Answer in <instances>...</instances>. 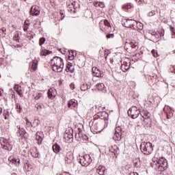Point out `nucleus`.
<instances>
[{
	"mask_svg": "<svg viewBox=\"0 0 175 175\" xmlns=\"http://www.w3.org/2000/svg\"><path fill=\"white\" fill-rule=\"evenodd\" d=\"M151 165L157 172H165L167 169V160L163 157H158V154H155Z\"/></svg>",
	"mask_w": 175,
	"mask_h": 175,
	"instance_id": "obj_1",
	"label": "nucleus"
},
{
	"mask_svg": "<svg viewBox=\"0 0 175 175\" xmlns=\"http://www.w3.org/2000/svg\"><path fill=\"white\" fill-rule=\"evenodd\" d=\"M52 69L53 72L61 73L64 70V59L59 57H55L51 59Z\"/></svg>",
	"mask_w": 175,
	"mask_h": 175,
	"instance_id": "obj_2",
	"label": "nucleus"
},
{
	"mask_svg": "<svg viewBox=\"0 0 175 175\" xmlns=\"http://www.w3.org/2000/svg\"><path fill=\"white\" fill-rule=\"evenodd\" d=\"M140 150L144 155H150L154 150L152 148V144L150 142H142L140 145Z\"/></svg>",
	"mask_w": 175,
	"mask_h": 175,
	"instance_id": "obj_3",
	"label": "nucleus"
},
{
	"mask_svg": "<svg viewBox=\"0 0 175 175\" xmlns=\"http://www.w3.org/2000/svg\"><path fill=\"white\" fill-rule=\"evenodd\" d=\"M123 25L126 28H132V29H136L137 25H141L140 22H137L133 19H124Z\"/></svg>",
	"mask_w": 175,
	"mask_h": 175,
	"instance_id": "obj_4",
	"label": "nucleus"
},
{
	"mask_svg": "<svg viewBox=\"0 0 175 175\" xmlns=\"http://www.w3.org/2000/svg\"><path fill=\"white\" fill-rule=\"evenodd\" d=\"M79 162L81 166L87 167V166H89L91 164V162H92V159H91L90 154H85L80 157Z\"/></svg>",
	"mask_w": 175,
	"mask_h": 175,
	"instance_id": "obj_5",
	"label": "nucleus"
},
{
	"mask_svg": "<svg viewBox=\"0 0 175 175\" xmlns=\"http://www.w3.org/2000/svg\"><path fill=\"white\" fill-rule=\"evenodd\" d=\"M141 113L142 111H140V109H139V108H137V107L136 106H133L128 110V114L129 117H131V118H133V120H135V118H137Z\"/></svg>",
	"mask_w": 175,
	"mask_h": 175,
	"instance_id": "obj_6",
	"label": "nucleus"
},
{
	"mask_svg": "<svg viewBox=\"0 0 175 175\" xmlns=\"http://www.w3.org/2000/svg\"><path fill=\"white\" fill-rule=\"evenodd\" d=\"M128 46H130L133 50V51H136L139 49V42H136L135 40H133L131 41H126L124 43V49L128 50Z\"/></svg>",
	"mask_w": 175,
	"mask_h": 175,
	"instance_id": "obj_7",
	"label": "nucleus"
},
{
	"mask_svg": "<svg viewBox=\"0 0 175 175\" xmlns=\"http://www.w3.org/2000/svg\"><path fill=\"white\" fill-rule=\"evenodd\" d=\"M122 136V129L120 126H118L115 129V133L113 135V139L115 142H120Z\"/></svg>",
	"mask_w": 175,
	"mask_h": 175,
	"instance_id": "obj_8",
	"label": "nucleus"
},
{
	"mask_svg": "<svg viewBox=\"0 0 175 175\" xmlns=\"http://www.w3.org/2000/svg\"><path fill=\"white\" fill-rule=\"evenodd\" d=\"M73 162H75V157L73 156V152H72V151H69L66 154L65 163L67 165H70V163H73Z\"/></svg>",
	"mask_w": 175,
	"mask_h": 175,
	"instance_id": "obj_9",
	"label": "nucleus"
},
{
	"mask_svg": "<svg viewBox=\"0 0 175 175\" xmlns=\"http://www.w3.org/2000/svg\"><path fill=\"white\" fill-rule=\"evenodd\" d=\"M92 129L94 133H100V132H102V131H103V128L102 127V124L97 123L96 122H94L92 126Z\"/></svg>",
	"mask_w": 175,
	"mask_h": 175,
	"instance_id": "obj_10",
	"label": "nucleus"
},
{
	"mask_svg": "<svg viewBox=\"0 0 175 175\" xmlns=\"http://www.w3.org/2000/svg\"><path fill=\"white\" fill-rule=\"evenodd\" d=\"M1 148L4 150H7V151H12L13 149V146H12L9 142L7 139H4L3 142L1 143Z\"/></svg>",
	"mask_w": 175,
	"mask_h": 175,
	"instance_id": "obj_11",
	"label": "nucleus"
},
{
	"mask_svg": "<svg viewBox=\"0 0 175 175\" xmlns=\"http://www.w3.org/2000/svg\"><path fill=\"white\" fill-rule=\"evenodd\" d=\"M31 16H39L40 14V11L38 9L36 5H32L30 10Z\"/></svg>",
	"mask_w": 175,
	"mask_h": 175,
	"instance_id": "obj_12",
	"label": "nucleus"
},
{
	"mask_svg": "<svg viewBox=\"0 0 175 175\" xmlns=\"http://www.w3.org/2000/svg\"><path fill=\"white\" fill-rule=\"evenodd\" d=\"M96 172L100 175H105L107 173V169L103 165H99L96 169Z\"/></svg>",
	"mask_w": 175,
	"mask_h": 175,
	"instance_id": "obj_13",
	"label": "nucleus"
},
{
	"mask_svg": "<svg viewBox=\"0 0 175 175\" xmlns=\"http://www.w3.org/2000/svg\"><path fill=\"white\" fill-rule=\"evenodd\" d=\"M29 152L33 158H39V151H38V148H33L30 149Z\"/></svg>",
	"mask_w": 175,
	"mask_h": 175,
	"instance_id": "obj_14",
	"label": "nucleus"
},
{
	"mask_svg": "<svg viewBox=\"0 0 175 175\" xmlns=\"http://www.w3.org/2000/svg\"><path fill=\"white\" fill-rule=\"evenodd\" d=\"M16 129H18L16 131L18 136H25V135H27V132L24 128H21L20 126H17Z\"/></svg>",
	"mask_w": 175,
	"mask_h": 175,
	"instance_id": "obj_15",
	"label": "nucleus"
},
{
	"mask_svg": "<svg viewBox=\"0 0 175 175\" xmlns=\"http://www.w3.org/2000/svg\"><path fill=\"white\" fill-rule=\"evenodd\" d=\"M141 116L143 117V118H144V120H150V118H151V113L147 110L144 109L141 112Z\"/></svg>",
	"mask_w": 175,
	"mask_h": 175,
	"instance_id": "obj_16",
	"label": "nucleus"
},
{
	"mask_svg": "<svg viewBox=\"0 0 175 175\" xmlns=\"http://www.w3.org/2000/svg\"><path fill=\"white\" fill-rule=\"evenodd\" d=\"M131 68V62L129 63H124L123 64H122L121 66V70H122V72H128V70H129Z\"/></svg>",
	"mask_w": 175,
	"mask_h": 175,
	"instance_id": "obj_17",
	"label": "nucleus"
},
{
	"mask_svg": "<svg viewBox=\"0 0 175 175\" xmlns=\"http://www.w3.org/2000/svg\"><path fill=\"white\" fill-rule=\"evenodd\" d=\"M96 88L98 91H102L103 92H106V87H105V84L103 83H97L96 85Z\"/></svg>",
	"mask_w": 175,
	"mask_h": 175,
	"instance_id": "obj_18",
	"label": "nucleus"
},
{
	"mask_svg": "<svg viewBox=\"0 0 175 175\" xmlns=\"http://www.w3.org/2000/svg\"><path fill=\"white\" fill-rule=\"evenodd\" d=\"M93 76H95V77H103V72L96 68L93 71Z\"/></svg>",
	"mask_w": 175,
	"mask_h": 175,
	"instance_id": "obj_19",
	"label": "nucleus"
},
{
	"mask_svg": "<svg viewBox=\"0 0 175 175\" xmlns=\"http://www.w3.org/2000/svg\"><path fill=\"white\" fill-rule=\"evenodd\" d=\"M77 106V101L75 99L70 100L68 102V107H71V109H73V107H76Z\"/></svg>",
	"mask_w": 175,
	"mask_h": 175,
	"instance_id": "obj_20",
	"label": "nucleus"
},
{
	"mask_svg": "<svg viewBox=\"0 0 175 175\" xmlns=\"http://www.w3.org/2000/svg\"><path fill=\"white\" fill-rule=\"evenodd\" d=\"M36 140L39 145L42 144V142H43V137L40 136V133L39 132L36 133Z\"/></svg>",
	"mask_w": 175,
	"mask_h": 175,
	"instance_id": "obj_21",
	"label": "nucleus"
},
{
	"mask_svg": "<svg viewBox=\"0 0 175 175\" xmlns=\"http://www.w3.org/2000/svg\"><path fill=\"white\" fill-rule=\"evenodd\" d=\"M91 88V84L90 83H83L81 85V91H87V90H90Z\"/></svg>",
	"mask_w": 175,
	"mask_h": 175,
	"instance_id": "obj_22",
	"label": "nucleus"
},
{
	"mask_svg": "<svg viewBox=\"0 0 175 175\" xmlns=\"http://www.w3.org/2000/svg\"><path fill=\"white\" fill-rule=\"evenodd\" d=\"M53 152H55V154H58V152L61 151V146H59L58 144H55L53 146Z\"/></svg>",
	"mask_w": 175,
	"mask_h": 175,
	"instance_id": "obj_23",
	"label": "nucleus"
},
{
	"mask_svg": "<svg viewBox=\"0 0 175 175\" xmlns=\"http://www.w3.org/2000/svg\"><path fill=\"white\" fill-rule=\"evenodd\" d=\"M75 53H76V51L73 50H71L69 52L68 59H70V61H73V59H75V56H76V53L75 55Z\"/></svg>",
	"mask_w": 175,
	"mask_h": 175,
	"instance_id": "obj_24",
	"label": "nucleus"
},
{
	"mask_svg": "<svg viewBox=\"0 0 175 175\" xmlns=\"http://www.w3.org/2000/svg\"><path fill=\"white\" fill-rule=\"evenodd\" d=\"M31 65L33 70H36V69H38V60H33L32 63H31Z\"/></svg>",
	"mask_w": 175,
	"mask_h": 175,
	"instance_id": "obj_25",
	"label": "nucleus"
},
{
	"mask_svg": "<svg viewBox=\"0 0 175 175\" xmlns=\"http://www.w3.org/2000/svg\"><path fill=\"white\" fill-rule=\"evenodd\" d=\"M51 53L52 52L51 51H49L47 49H44L41 51L40 55L46 56V55H49V54H51Z\"/></svg>",
	"mask_w": 175,
	"mask_h": 175,
	"instance_id": "obj_26",
	"label": "nucleus"
},
{
	"mask_svg": "<svg viewBox=\"0 0 175 175\" xmlns=\"http://www.w3.org/2000/svg\"><path fill=\"white\" fill-rule=\"evenodd\" d=\"M133 163L135 167H140V165H142V163H140V159H135L133 161Z\"/></svg>",
	"mask_w": 175,
	"mask_h": 175,
	"instance_id": "obj_27",
	"label": "nucleus"
},
{
	"mask_svg": "<svg viewBox=\"0 0 175 175\" xmlns=\"http://www.w3.org/2000/svg\"><path fill=\"white\" fill-rule=\"evenodd\" d=\"M43 98V94L42 93H37L34 97L36 100H39V99H42Z\"/></svg>",
	"mask_w": 175,
	"mask_h": 175,
	"instance_id": "obj_28",
	"label": "nucleus"
},
{
	"mask_svg": "<svg viewBox=\"0 0 175 175\" xmlns=\"http://www.w3.org/2000/svg\"><path fill=\"white\" fill-rule=\"evenodd\" d=\"M3 116H4L5 120H9V118H10V115L9 114V111H8V110L4 111Z\"/></svg>",
	"mask_w": 175,
	"mask_h": 175,
	"instance_id": "obj_29",
	"label": "nucleus"
},
{
	"mask_svg": "<svg viewBox=\"0 0 175 175\" xmlns=\"http://www.w3.org/2000/svg\"><path fill=\"white\" fill-rule=\"evenodd\" d=\"M25 122H26V126H27V128H31L33 126V124H32V122H31L29 120L27 119V118H26Z\"/></svg>",
	"mask_w": 175,
	"mask_h": 175,
	"instance_id": "obj_30",
	"label": "nucleus"
},
{
	"mask_svg": "<svg viewBox=\"0 0 175 175\" xmlns=\"http://www.w3.org/2000/svg\"><path fill=\"white\" fill-rule=\"evenodd\" d=\"M52 91H53V89H49L48 90L47 94H48V98H49V99L53 98V92Z\"/></svg>",
	"mask_w": 175,
	"mask_h": 175,
	"instance_id": "obj_31",
	"label": "nucleus"
},
{
	"mask_svg": "<svg viewBox=\"0 0 175 175\" xmlns=\"http://www.w3.org/2000/svg\"><path fill=\"white\" fill-rule=\"evenodd\" d=\"M66 72H70V73H74L75 68H72V67H69V66H67V68L66 69Z\"/></svg>",
	"mask_w": 175,
	"mask_h": 175,
	"instance_id": "obj_32",
	"label": "nucleus"
},
{
	"mask_svg": "<svg viewBox=\"0 0 175 175\" xmlns=\"http://www.w3.org/2000/svg\"><path fill=\"white\" fill-rule=\"evenodd\" d=\"M157 14V11L155 10H152L148 14V17H152V16H155Z\"/></svg>",
	"mask_w": 175,
	"mask_h": 175,
	"instance_id": "obj_33",
	"label": "nucleus"
},
{
	"mask_svg": "<svg viewBox=\"0 0 175 175\" xmlns=\"http://www.w3.org/2000/svg\"><path fill=\"white\" fill-rule=\"evenodd\" d=\"M116 148H117V146H114L113 148H110L109 151L111 152H113V154H117V152H118V150H117V149H116Z\"/></svg>",
	"mask_w": 175,
	"mask_h": 175,
	"instance_id": "obj_34",
	"label": "nucleus"
},
{
	"mask_svg": "<svg viewBox=\"0 0 175 175\" xmlns=\"http://www.w3.org/2000/svg\"><path fill=\"white\" fill-rule=\"evenodd\" d=\"M45 42H46V38L44 37L40 38V46H42V44H44Z\"/></svg>",
	"mask_w": 175,
	"mask_h": 175,
	"instance_id": "obj_35",
	"label": "nucleus"
},
{
	"mask_svg": "<svg viewBox=\"0 0 175 175\" xmlns=\"http://www.w3.org/2000/svg\"><path fill=\"white\" fill-rule=\"evenodd\" d=\"M16 109H18V113H21V110H23V108H21V105H20V104L16 103Z\"/></svg>",
	"mask_w": 175,
	"mask_h": 175,
	"instance_id": "obj_36",
	"label": "nucleus"
},
{
	"mask_svg": "<svg viewBox=\"0 0 175 175\" xmlns=\"http://www.w3.org/2000/svg\"><path fill=\"white\" fill-rule=\"evenodd\" d=\"M153 57H154L155 58H157V57H158V52H157V51H155V49L152 50L151 51Z\"/></svg>",
	"mask_w": 175,
	"mask_h": 175,
	"instance_id": "obj_37",
	"label": "nucleus"
},
{
	"mask_svg": "<svg viewBox=\"0 0 175 175\" xmlns=\"http://www.w3.org/2000/svg\"><path fill=\"white\" fill-rule=\"evenodd\" d=\"M20 88H21V86H20L19 85H17V84H16L14 87V90H15V91H16V92L20 91V90H21Z\"/></svg>",
	"mask_w": 175,
	"mask_h": 175,
	"instance_id": "obj_38",
	"label": "nucleus"
},
{
	"mask_svg": "<svg viewBox=\"0 0 175 175\" xmlns=\"http://www.w3.org/2000/svg\"><path fill=\"white\" fill-rule=\"evenodd\" d=\"M38 125H39V120L35 119L33 122V126H38Z\"/></svg>",
	"mask_w": 175,
	"mask_h": 175,
	"instance_id": "obj_39",
	"label": "nucleus"
},
{
	"mask_svg": "<svg viewBox=\"0 0 175 175\" xmlns=\"http://www.w3.org/2000/svg\"><path fill=\"white\" fill-rule=\"evenodd\" d=\"M170 71L171 72V73L175 74V66H170Z\"/></svg>",
	"mask_w": 175,
	"mask_h": 175,
	"instance_id": "obj_40",
	"label": "nucleus"
},
{
	"mask_svg": "<svg viewBox=\"0 0 175 175\" xmlns=\"http://www.w3.org/2000/svg\"><path fill=\"white\" fill-rule=\"evenodd\" d=\"M10 162H12V163H20V159H12V160H10Z\"/></svg>",
	"mask_w": 175,
	"mask_h": 175,
	"instance_id": "obj_41",
	"label": "nucleus"
},
{
	"mask_svg": "<svg viewBox=\"0 0 175 175\" xmlns=\"http://www.w3.org/2000/svg\"><path fill=\"white\" fill-rule=\"evenodd\" d=\"M106 38L107 39L113 38H114V33H108V34H107Z\"/></svg>",
	"mask_w": 175,
	"mask_h": 175,
	"instance_id": "obj_42",
	"label": "nucleus"
},
{
	"mask_svg": "<svg viewBox=\"0 0 175 175\" xmlns=\"http://www.w3.org/2000/svg\"><path fill=\"white\" fill-rule=\"evenodd\" d=\"M170 29L172 32V35H175V31H174V27H173L172 25H170Z\"/></svg>",
	"mask_w": 175,
	"mask_h": 175,
	"instance_id": "obj_43",
	"label": "nucleus"
},
{
	"mask_svg": "<svg viewBox=\"0 0 175 175\" xmlns=\"http://www.w3.org/2000/svg\"><path fill=\"white\" fill-rule=\"evenodd\" d=\"M141 25H137L135 26V29L137 28L138 29H143V24L140 23Z\"/></svg>",
	"mask_w": 175,
	"mask_h": 175,
	"instance_id": "obj_44",
	"label": "nucleus"
},
{
	"mask_svg": "<svg viewBox=\"0 0 175 175\" xmlns=\"http://www.w3.org/2000/svg\"><path fill=\"white\" fill-rule=\"evenodd\" d=\"M104 24L106 27H110V23H109V21H107V20L104 21Z\"/></svg>",
	"mask_w": 175,
	"mask_h": 175,
	"instance_id": "obj_45",
	"label": "nucleus"
},
{
	"mask_svg": "<svg viewBox=\"0 0 175 175\" xmlns=\"http://www.w3.org/2000/svg\"><path fill=\"white\" fill-rule=\"evenodd\" d=\"M149 33H150V35H152V36H155L157 35V31H150Z\"/></svg>",
	"mask_w": 175,
	"mask_h": 175,
	"instance_id": "obj_46",
	"label": "nucleus"
},
{
	"mask_svg": "<svg viewBox=\"0 0 175 175\" xmlns=\"http://www.w3.org/2000/svg\"><path fill=\"white\" fill-rule=\"evenodd\" d=\"M139 5H142V3H144V0H135Z\"/></svg>",
	"mask_w": 175,
	"mask_h": 175,
	"instance_id": "obj_47",
	"label": "nucleus"
},
{
	"mask_svg": "<svg viewBox=\"0 0 175 175\" xmlns=\"http://www.w3.org/2000/svg\"><path fill=\"white\" fill-rule=\"evenodd\" d=\"M1 31L3 32V33H5V35H6V33H5V32H6V28L3 27V28L0 29V32Z\"/></svg>",
	"mask_w": 175,
	"mask_h": 175,
	"instance_id": "obj_48",
	"label": "nucleus"
},
{
	"mask_svg": "<svg viewBox=\"0 0 175 175\" xmlns=\"http://www.w3.org/2000/svg\"><path fill=\"white\" fill-rule=\"evenodd\" d=\"M94 6H96V8H98V6H99V5H100V2L99 1H96L94 3Z\"/></svg>",
	"mask_w": 175,
	"mask_h": 175,
	"instance_id": "obj_49",
	"label": "nucleus"
},
{
	"mask_svg": "<svg viewBox=\"0 0 175 175\" xmlns=\"http://www.w3.org/2000/svg\"><path fill=\"white\" fill-rule=\"evenodd\" d=\"M21 90H18V92H16L18 93V94L23 98V93H21Z\"/></svg>",
	"mask_w": 175,
	"mask_h": 175,
	"instance_id": "obj_50",
	"label": "nucleus"
},
{
	"mask_svg": "<svg viewBox=\"0 0 175 175\" xmlns=\"http://www.w3.org/2000/svg\"><path fill=\"white\" fill-rule=\"evenodd\" d=\"M98 7H100V8H105V3H103L102 2H100V4H99Z\"/></svg>",
	"mask_w": 175,
	"mask_h": 175,
	"instance_id": "obj_51",
	"label": "nucleus"
},
{
	"mask_svg": "<svg viewBox=\"0 0 175 175\" xmlns=\"http://www.w3.org/2000/svg\"><path fill=\"white\" fill-rule=\"evenodd\" d=\"M70 87L71 90H75V84L71 83V84L70 85Z\"/></svg>",
	"mask_w": 175,
	"mask_h": 175,
	"instance_id": "obj_52",
	"label": "nucleus"
},
{
	"mask_svg": "<svg viewBox=\"0 0 175 175\" xmlns=\"http://www.w3.org/2000/svg\"><path fill=\"white\" fill-rule=\"evenodd\" d=\"M27 29H28V26L25 25L23 27V30L27 31Z\"/></svg>",
	"mask_w": 175,
	"mask_h": 175,
	"instance_id": "obj_53",
	"label": "nucleus"
},
{
	"mask_svg": "<svg viewBox=\"0 0 175 175\" xmlns=\"http://www.w3.org/2000/svg\"><path fill=\"white\" fill-rule=\"evenodd\" d=\"M14 47H15V49H20V47H21V45H20V44H16V45H15Z\"/></svg>",
	"mask_w": 175,
	"mask_h": 175,
	"instance_id": "obj_54",
	"label": "nucleus"
},
{
	"mask_svg": "<svg viewBox=\"0 0 175 175\" xmlns=\"http://www.w3.org/2000/svg\"><path fill=\"white\" fill-rule=\"evenodd\" d=\"M67 66H69V67L72 68L73 66V64L72 63H68Z\"/></svg>",
	"mask_w": 175,
	"mask_h": 175,
	"instance_id": "obj_55",
	"label": "nucleus"
},
{
	"mask_svg": "<svg viewBox=\"0 0 175 175\" xmlns=\"http://www.w3.org/2000/svg\"><path fill=\"white\" fill-rule=\"evenodd\" d=\"M68 139H73V135L72 134L68 135Z\"/></svg>",
	"mask_w": 175,
	"mask_h": 175,
	"instance_id": "obj_56",
	"label": "nucleus"
},
{
	"mask_svg": "<svg viewBox=\"0 0 175 175\" xmlns=\"http://www.w3.org/2000/svg\"><path fill=\"white\" fill-rule=\"evenodd\" d=\"M60 14L61 16H64V12L62 10H60Z\"/></svg>",
	"mask_w": 175,
	"mask_h": 175,
	"instance_id": "obj_57",
	"label": "nucleus"
},
{
	"mask_svg": "<svg viewBox=\"0 0 175 175\" xmlns=\"http://www.w3.org/2000/svg\"><path fill=\"white\" fill-rule=\"evenodd\" d=\"M1 114H2V108L1 107H0V116H1Z\"/></svg>",
	"mask_w": 175,
	"mask_h": 175,
	"instance_id": "obj_58",
	"label": "nucleus"
},
{
	"mask_svg": "<svg viewBox=\"0 0 175 175\" xmlns=\"http://www.w3.org/2000/svg\"><path fill=\"white\" fill-rule=\"evenodd\" d=\"M107 54H105V59L107 58Z\"/></svg>",
	"mask_w": 175,
	"mask_h": 175,
	"instance_id": "obj_59",
	"label": "nucleus"
},
{
	"mask_svg": "<svg viewBox=\"0 0 175 175\" xmlns=\"http://www.w3.org/2000/svg\"><path fill=\"white\" fill-rule=\"evenodd\" d=\"M163 35H164V34L161 33L160 34L161 38H162V36H163Z\"/></svg>",
	"mask_w": 175,
	"mask_h": 175,
	"instance_id": "obj_60",
	"label": "nucleus"
},
{
	"mask_svg": "<svg viewBox=\"0 0 175 175\" xmlns=\"http://www.w3.org/2000/svg\"><path fill=\"white\" fill-rule=\"evenodd\" d=\"M3 0H0V3H3Z\"/></svg>",
	"mask_w": 175,
	"mask_h": 175,
	"instance_id": "obj_61",
	"label": "nucleus"
},
{
	"mask_svg": "<svg viewBox=\"0 0 175 175\" xmlns=\"http://www.w3.org/2000/svg\"><path fill=\"white\" fill-rule=\"evenodd\" d=\"M170 107V110H172L173 111H174V110L172 107Z\"/></svg>",
	"mask_w": 175,
	"mask_h": 175,
	"instance_id": "obj_62",
	"label": "nucleus"
},
{
	"mask_svg": "<svg viewBox=\"0 0 175 175\" xmlns=\"http://www.w3.org/2000/svg\"><path fill=\"white\" fill-rule=\"evenodd\" d=\"M64 18H65V16H62V20H64Z\"/></svg>",
	"mask_w": 175,
	"mask_h": 175,
	"instance_id": "obj_63",
	"label": "nucleus"
},
{
	"mask_svg": "<svg viewBox=\"0 0 175 175\" xmlns=\"http://www.w3.org/2000/svg\"><path fill=\"white\" fill-rule=\"evenodd\" d=\"M167 118H168V119L170 118L169 117V115H167Z\"/></svg>",
	"mask_w": 175,
	"mask_h": 175,
	"instance_id": "obj_64",
	"label": "nucleus"
}]
</instances>
